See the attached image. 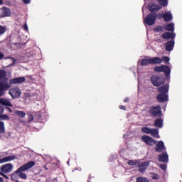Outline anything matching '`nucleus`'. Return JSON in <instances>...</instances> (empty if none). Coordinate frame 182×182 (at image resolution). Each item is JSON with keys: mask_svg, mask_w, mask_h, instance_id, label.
<instances>
[{"mask_svg": "<svg viewBox=\"0 0 182 182\" xmlns=\"http://www.w3.org/2000/svg\"><path fill=\"white\" fill-rule=\"evenodd\" d=\"M142 133H145V134H150L151 132V128H149V127H142L141 129Z\"/></svg>", "mask_w": 182, "mask_h": 182, "instance_id": "29", "label": "nucleus"}, {"mask_svg": "<svg viewBox=\"0 0 182 182\" xmlns=\"http://www.w3.org/2000/svg\"><path fill=\"white\" fill-rule=\"evenodd\" d=\"M33 166H35V161H29L18 168L14 173H16V174H18L20 178H22L23 180H26L28 178V176L23 171H26L30 168H32Z\"/></svg>", "mask_w": 182, "mask_h": 182, "instance_id": "1", "label": "nucleus"}, {"mask_svg": "<svg viewBox=\"0 0 182 182\" xmlns=\"http://www.w3.org/2000/svg\"><path fill=\"white\" fill-rule=\"evenodd\" d=\"M159 4L151 3L148 5V10L149 12H159L163 9V6L168 5V0H158Z\"/></svg>", "mask_w": 182, "mask_h": 182, "instance_id": "2", "label": "nucleus"}, {"mask_svg": "<svg viewBox=\"0 0 182 182\" xmlns=\"http://www.w3.org/2000/svg\"><path fill=\"white\" fill-rule=\"evenodd\" d=\"M0 182H4V178L0 177Z\"/></svg>", "mask_w": 182, "mask_h": 182, "instance_id": "51", "label": "nucleus"}, {"mask_svg": "<svg viewBox=\"0 0 182 182\" xmlns=\"http://www.w3.org/2000/svg\"><path fill=\"white\" fill-rule=\"evenodd\" d=\"M162 38L163 39H166V41H168L169 39L173 40L174 38H176V34L173 33L165 32L162 34Z\"/></svg>", "mask_w": 182, "mask_h": 182, "instance_id": "22", "label": "nucleus"}, {"mask_svg": "<svg viewBox=\"0 0 182 182\" xmlns=\"http://www.w3.org/2000/svg\"><path fill=\"white\" fill-rule=\"evenodd\" d=\"M170 89V85L168 84H164V85L157 88V92L159 93L167 95L168 93V90Z\"/></svg>", "mask_w": 182, "mask_h": 182, "instance_id": "15", "label": "nucleus"}, {"mask_svg": "<svg viewBox=\"0 0 182 182\" xmlns=\"http://www.w3.org/2000/svg\"><path fill=\"white\" fill-rule=\"evenodd\" d=\"M21 94V89L18 87H14L9 90V95L11 96L12 99H19Z\"/></svg>", "mask_w": 182, "mask_h": 182, "instance_id": "10", "label": "nucleus"}, {"mask_svg": "<svg viewBox=\"0 0 182 182\" xmlns=\"http://www.w3.org/2000/svg\"><path fill=\"white\" fill-rule=\"evenodd\" d=\"M164 29L165 31H171V32H174V23H171L164 26Z\"/></svg>", "mask_w": 182, "mask_h": 182, "instance_id": "26", "label": "nucleus"}, {"mask_svg": "<svg viewBox=\"0 0 182 182\" xmlns=\"http://www.w3.org/2000/svg\"><path fill=\"white\" fill-rule=\"evenodd\" d=\"M37 119L39 122H41V120H42V114H37Z\"/></svg>", "mask_w": 182, "mask_h": 182, "instance_id": "41", "label": "nucleus"}, {"mask_svg": "<svg viewBox=\"0 0 182 182\" xmlns=\"http://www.w3.org/2000/svg\"><path fill=\"white\" fill-rule=\"evenodd\" d=\"M12 170H14V165H12V164H3L0 167V174H9V173H11Z\"/></svg>", "mask_w": 182, "mask_h": 182, "instance_id": "8", "label": "nucleus"}, {"mask_svg": "<svg viewBox=\"0 0 182 182\" xmlns=\"http://www.w3.org/2000/svg\"><path fill=\"white\" fill-rule=\"evenodd\" d=\"M0 134H5V122L0 121Z\"/></svg>", "mask_w": 182, "mask_h": 182, "instance_id": "28", "label": "nucleus"}, {"mask_svg": "<svg viewBox=\"0 0 182 182\" xmlns=\"http://www.w3.org/2000/svg\"><path fill=\"white\" fill-rule=\"evenodd\" d=\"M0 176H2L3 177H4V178H6V180H9V176H6V173H0Z\"/></svg>", "mask_w": 182, "mask_h": 182, "instance_id": "40", "label": "nucleus"}, {"mask_svg": "<svg viewBox=\"0 0 182 182\" xmlns=\"http://www.w3.org/2000/svg\"><path fill=\"white\" fill-rule=\"evenodd\" d=\"M23 28L24 31H28V24H26V23L23 24Z\"/></svg>", "mask_w": 182, "mask_h": 182, "instance_id": "44", "label": "nucleus"}, {"mask_svg": "<svg viewBox=\"0 0 182 182\" xmlns=\"http://www.w3.org/2000/svg\"><path fill=\"white\" fill-rule=\"evenodd\" d=\"M119 109H121L122 110H126V106H124V105H120V106H119Z\"/></svg>", "mask_w": 182, "mask_h": 182, "instance_id": "47", "label": "nucleus"}, {"mask_svg": "<svg viewBox=\"0 0 182 182\" xmlns=\"http://www.w3.org/2000/svg\"><path fill=\"white\" fill-rule=\"evenodd\" d=\"M26 81V78L25 77H18L9 80V85H21V83H23Z\"/></svg>", "mask_w": 182, "mask_h": 182, "instance_id": "11", "label": "nucleus"}, {"mask_svg": "<svg viewBox=\"0 0 182 182\" xmlns=\"http://www.w3.org/2000/svg\"><path fill=\"white\" fill-rule=\"evenodd\" d=\"M5 109H6V110H7V112H9V113H14V111L11 108L6 107Z\"/></svg>", "mask_w": 182, "mask_h": 182, "instance_id": "43", "label": "nucleus"}, {"mask_svg": "<svg viewBox=\"0 0 182 182\" xmlns=\"http://www.w3.org/2000/svg\"><path fill=\"white\" fill-rule=\"evenodd\" d=\"M44 168H46V170H48V168H46V166H44Z\"/></svg>", "mask_w": 182, "mask_h": 182, "instance_id": "53", "label": "nucleus"}, {"mask_svg": "<svg viewBox=\"0 0 182 182\" xmlns=\"http://www.w3.org/2000/svg\"><path fill=\"white\" fill-rule=\"evenodd\" d=\"M0 120H11V117L7 114H1L0 115Z\"/></svg>", "mask_w": 182, "mask_h": 182, "instance_id": "32", "label": "nucleus"}, {"mask_svg": "<svg viewBox=\"0 0 182 182\" xmlns=\"http://www.w3.org/2000/svg\"><path fill=\"white\" fill-rule=\"evenodd\" d=\"M16 159V156L15 155H11L9 156L4 157L0 159V164H2L4 163H8V161H12Z\"/></svg>", "mask_w": 182, "mask_h": 182, "instance_id": "18", "label": "nucleus"}, {"mask_svg": "<svg viewBox=\"0 0 182 182\" xmlns=\"http://www.w3.org/2000/svg\"><path fill=\"white\" fill-rule=\"evenodd\" d=\"M157 17H158V19H162V18H163V14H157Z\"/></svg>", "mask_w": 182, "mask_h": 182, "instance_id": "46", "label": "nucleus"}, {"mask_svg": "<svg viewBox=\"0 0 182 182\" xmlns=\"http://www.w3.org/2000/svg\"><path fill=\"white\" fill-rule=\"evenodd\" d=\"M160 168H161V170H166L167 168V166H166V164H161Z\"/></svg>", "mask_w": 182, "mask_h": 182, "instance_id": "39", "label": "nucleus"}, {"mask_svg": "<svg viewBox=\"0 0 182 182\" xmlns=\"http://www.w3.org/2000/svg\"><path fill=\"white\" fill-rule=\"evenodd\" d=\"M159 161L161 163H167L168 161V154L167 153L164 152L161 154L159 155Z\"/></svg>", "mask_w": 182, "mask_h": 182, "instance_id": "20", "label": "nucleus"}, {"mask_svg": "<svg viewBox=\"0 0 182 182\" xmlns=\"http://www.w3.org/2000/svg\"><path fill=\"white\" fill-rule=\"evenodd\" d=\"M161 60H162L161 63L163 62H164V63H168V62H170V58L168 56H163L162 59L161 58Z\"/></svg>", "mask_w": 182, "mask_h": 182, "instance_id": "35", "label": "nucleus"}, {"mask_svg": "<svg viewBox=\"0 0 182 182\" xmlns=\"http://www.w3.org/2000/svg\"><path fill=\"white\" fill-rule=\"evenodd\" d=\"M6 77V71L0 69V80Z\"/></svg>", "mask_w": 182, "mask_h": 182, "instance_id": "31", "label": "nucleus"}, {"mask_svg": "<svg viewBox=\"0 0 182 182\" xmlns=\"http://www.w3.org/2000/svg\"><path fill=\"white\" fill-rule=\"evenodd\" d=\"M141 141L148 144V146H154V144H156V140L147 135L142 136Z\"/></svg>", "mask_w": 182, "mask_h": 182, "instance_id": "12", "label": "nucleus"}, {"mask_svg": "<svg viewBox=\"0 0 182 182\" xmlns=\"http://www.w3.org/2000/svg\"><path fill=\"white\" fill-rule=\"evenodd\" d=\"M4 107L0 106V116L2 114V113H4Z\"/></svg>", "mask_w": 182, "mask_h": 182, "instance_id": "45", "label": "nucleus"}, {"mask_svg": "<svg viewBox=\"0 0 182 182\" xmlns=\"http://www.w3.org/2000/svg\"><path fill=\"white\" fill-rule=\"evenodd\" d=\"M154 126L155 127H159V129H162L163 128V119L158 118V119H155Z\"/></svg>", "mask_w": 182, "mask_h": 182, "instance_id": "24", "label": "nucleus"}, {"mask_svg": "<svg viewBox=\"0 0 182 182\" xmlns=\"http://www.w3.org/2000/svg\"><path fill=\"white\" fill-rule=\"evenodd\" d=\"M151 82L153 86L160 87V86H163L166 83V78L164 76L156 75L151 77Z\"/></svg>", "mask_w": 182, "mask_h": 182, "instance_id": "4", "label": "nucleus"}, {"mask_svg": "<svg viewBox=\"0 0 182 182\" xmlns=\"http://www.w3.org/2000/svg\"><path fill=\"white\" fill-rule=\"evenodd\" d=\"M154 180H159V175L156 174L154 176H153Z\"/></svg>", "mask_w": 182, "mask_h": 182, "instance_id": "48", "label": "nucleus"}, {"mask_svg": "<svg viewBox=\"0 0 182 182\" xmlns=\"http://www.w3.org/2000/svg\"><path fill=\"white\" fill-rule=\"evenodd\" d=\"M141 66H147V65H160L162 60L159 57H154L151 58H144L139 60Z\"/></svg>", "mask_w": 182, "mask_h": 182, "instance_id": "3", "label": "nucleus"}, {"mask_svg": "<svg viewBox=\"0 0 182 182\" xmlns=\"http://www.w3.org/2000/svg\"><path fill=\"white\" fill-rule=\"evenodd\" d=\"M6 32V26L0 25V36L5 35Z\"/></svg>", "mask_w": 182, "mask_h": 182, "instance_id": "30", "label": "nucleus"}, {"mask_svg": "<svg viewBox=\"0 0 182 182\" xmlns=\"http://www.w3.org/2000/svg\"><path fill=\"white\" fill-rule=\"evenodd\" d=\"M12 15L11 9L8 7L1 8V13L0 14V18H8Z\"/></svg>", "mask_w": 182, "mask_h": 182, "instance_id": "13", "label": "nucleus"}, {"mask_svg": "<svg viewBox=\"0 0 182 182\" xmlns=\"http://www.w3.org/2000/svg\"><path fill=\"white\" fill-rule=\"evenodd\" d=\"M4 4V1L3 0H0V5H3Z\"/></svg>", "mask_w": 182, "mask_h": 182, "instance_id": "50", "label": "nucleus"}, {"mask_svg": "<svg viewBox=\"0 0 182 182\" xmlns=\"http://www.w3.org/2000/svg\"><path fill=\"white\" fill-rule=\"evenodd\" d=\"M14 115L18 117L19 119H23L26 116V113L23 111H19L17 109L14 110Z\"/></svg>", "mask_w": 182, "mask_h": 182, "instance_id": "23", "label": "nucleus"}, {"mask_svg": "<svg viewBox=\"0 0 182 182\" xmlns=\"http://www.w3.org/2000/svg\"><path fill=\"white\" fill-rule=\"evenodd\" d=\"M175 43H175L174 40H171V41H167L165 44L166 50H167V52H171V50H173V49H174Z\"/></svg>", "mask_w": 182, "mask_h": 182, "instance_id": "16", "label": "nucleus"}, {"mask_svg": "<svg viewBox=\"0 0 182 182\" xmlns=\"http://www.w3.org/2000/svg\"><path fill=\"white\" fill-rule=\"evenodd\" d=\"M1 155H0V159H1Z\"/></svg>", "mask_w": 182, "mask_h": 182, "instance_id": "54", "label": "nucleus"}, {"mask_svg": "<svg viewBox=\"0 0 182 182\" xmlns=\"http://www.w3.org/2000/svg\"><path fill=\"white\" fill-rule=\"evenodd\" d=\"M149 165H150V163L149 162L140 163L138 165L139 171H140V173H144V171H146V170L147 169V167H149Z\"/></svg>", "mask_w": 182, "mask_h": 182, "instance_id": "19", "label": "nucleus"}, {"mask_svg": "<svg viewBox=\"0 0 182 182\" xmlns=\"http://www.w3.org/2000/svg\"><path fill=\"white\" fill-rule=\"evenodd\" d=\"M23 2L25 5H29V4H31V0H23Z\"/></svg>", "mask_w": 182, "mask_h": 182, "instance_id": "42", "label": "nucleus"}, {"mask_svg": "<svg viewBox=\"0 0 182 182\" xmlns=\"http://www.w3.org/2000/svg\"><path fill=\"white\" fill-rule=\"evenodd\" d=\"M11 88V85L8 83V81L0 82V97L5 95V91Z\"/></svg>", "mask_w": 182, "mask_h": 182, "instance_id": "9", "label": "nucleus"}, {"mask_svg": "<svg viewBox=\"0 0 182 182\" xmlns=\"http://www.w3.org/2000/svg\"><path fill=\"white\" fill-rule=\"evenodd\" d=\"M156 100L159 103H164V102H168V95L159 93L156 96Z\"/></svg>", "mask_w": 182, "mask_h": 182, "instance_id": "14", "label": "nucleus"}, {"mask_svg": "<svg viewBox=\"0 0 182 182\" xmlns=\"http://www.w3.org/2000/svg\"><path fill=\"white\" fill-rule=\"evenodd\" d=\"M156 21H157V13H154V11L148 14L144 19V23L149 25V26L154 25V23H156Z\"/></svg>", "mask_w": 182, "mask_h": 182, "instance_id": "5", "label": "nucleus"}, {"mask_svg": "<svg viewBox=\"0 0 182 182\" xmlns=\"http://www.w3.org/2000/svg\"><path fill=\"white\" fill-rule=\"evenodd\" d=\"M136 182H150V181H149V179L143 178V177H138L136 178Z\"/></svg>", "mask_w": 182, "mask_h": 182, "instance_id": "33", "label": "nucleus"}, {"mask_svg": "<svg viewBox=\"0 0 182 182\" xmlns=\"http://www.w3.org/2000/svg\"><path fill=\"white\" fill-rule=\"evenodd\" d=\"M127 164L129 166H136V161H133V160H129L128 162H127Z\"/></svg>", "mask_w": 182, "mask_h": 182, "instance_id": "37", "label": "nucleus"}, {"mask_svg": "<svg viewBox=\"0 0 182 182\" xmlns=\"http://www.w3.org/2000/svg\"><path fill=\"white\" fill-rule=\"evenodd\" d=\"M0 105H2L3 106H9L10 107L14 106L9 100H5L4 98H0Z\"/></svg>", "mask_w": 182, "mask_h": 182, "instance_id": "25", "label": "nucleus"}, {"mask_svg": "<svg viewBox=\"0 0 182 182\" xmlns=\"http://www.w3.org/2000/svg\"><path fill=\"white\" fill-rule=\"evenodd\" d=\"M164 29V27L161 26H157L154 31L155 32H161L163 31V30Z\"/></svg>", "mask_w": 182, "mask_h": 182, "instance_id": "34", "label": "nucleus"}, {"mask_svg": "<svg viewBox=\"0 0 182 182\" xmlns=\"http://www.w3.org/2000/svg\"><path fill=\"white\" fill-rule=\"evenodd\" d=\"M28 123H31V122H33V114H28Z\"/></svg>", "mask_w": 182, "mask_h": 182, "instance_id": "36", "label": "nucleus"}, {"mask_svg": "<svg viewBox=\"0 0 182 182\" xmlns=\"http://www.w3.org/2000/svg\"><path fill=\"white\" fill-rule=\"evenodd\" d=\"M154 72H163L165 73L166 76H170V73H171V69L168 65H161V66H156L154 68Z\"/></svg>", "mask_w": 182, "mask_h": 182, "instance_id": "7", "label": "nucleus"}, {"mask_svg": "<svg viewBox=\"0 0 182 182\" xmlns=\"http://www.w3.org/2000/svg\"><path fill=\"white\" fill-rule=\"evenodd\" d=\"M4 58L5 54H4L3 52L0 50V60H2Z\"/></svg>", "mask_w": 182, "mask_h": 182, "instance_id": "38", "label": "nucleus"}, {"mask_svg": "<svg viewBox=\"0 0 182 182\" xmlns=\"http://www.w3.org/2000/svg\"><path fill=\"white\" fill-rule=\"evenodd\" d=\"M148 113L153 117H161V107H160V105L151 106L149 108Z\"/></svg>", "mask_w": 182, "mask_h": 182, "instance_id": "6", "label": "nucleus"}, {"mask_svg": "<svg viewBox=\"0 0 182 182\" xmlns=\"http://www.w3.org/2000/svg\"><path fill=\"white\" fill-rule=\"evenodd\" d=\"M163 19L165 22H170L171 21H173V14H171V11H166L164 14Z\"/></svg>", "mask_w": 182, "mask_h": 182, "instance_id": "21", "label": "nucleus"}, {"mask_svg": "<svg viewBox=\"0 0 182 182\" xmlns=\"http://www.w3.org/2000/svg\"><path fill=\"white\" fill-rule=\"evenodd\" d=\"M124 103L129 102V97H126V98L124 100Z\"/></svg>", "mask_w": 182, "mask_h": 182, "instance_id": "49", "label": "nucleus"}, {"mask_svg": "<svg viewBox=\"0 0 182 182\" xmlns=\"http://www.w3.org/2000/svg\"><path fill=\"white\" fill-rule=\"evenodd\" d=\"M151 136L155 139H160V135H159V129H151Z\"/></svg>", "mask_w": 182, "mask_h": 182, "instance_id": "27", "label": "nucleus"}, {"mask_svg": "<svg viewBox=\"0 0 182 182\" xmlns=\"http://www.w3.org/2000/svg\"><path fill=\"white\" fill-rule=\"evenodd\" d=\"M11 59H13V60H14V63H15V58H11Z\"/></svg>", "mask_w": 182, "mask_h": 182, "instance_id": "52", "label": "nucleus"}, {"mask_svg": "<svg viewBox=\"0 0 182 182\" xmlns=\"http://www.w3.org/2000/svg\"><path fill=\"white\" fill-rule=\"evenodd\" d=\"M155 150L156 151H157V153H161V151H164V150H166V146H164V142H163V141H159L156 144Z\"/></svg>", "mask_w": 182, "mask_h": 182, "instance_id": "17", "label": "nucleus"}]
</instances>
